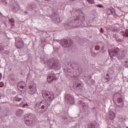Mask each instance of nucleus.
Returning <instances> with one entry per match:
<instances>
[{"mask_svg":"<svg viewBox=\"0 0 128 128\" xmlns=\"http://www.w3.org/2000/svg\"><path fill=\"white\" fill-rule=\"evenodd\" d=\"M108 16H110V14H112L114 16L116 14V12L114 11V9L112 8H108Z\"/></svg>","mask_w":128,"mask_h":128,"instance_id":"14","label":"nucleus"},{"mask_svg":"<svg viewBox=\"0 0 128 128\" xmlns=\"http://www.w3.org/2000/svg\"><path fill=\"white\" fill-rule=\"evenodd\" d=\"M46 0V2H50L52 0Z\"/></svg>","mask_w":128,"mask_h":128,"instance_id":"37","label":"nucleus"},{"mask_svg":"<svg viewBox=\"0 0 128 128\" xmlns=\"http://www.w3.org/2000/svg\"><path fill=\"white\" fill-rule=\"evenodd\" d=\"M72 72L70 69H68L67 70H65V76H72Z\"/></svg>","mask_w":128,"mask_h":128,"instance_id":"15","label":"nucleus"},{"mask_svg":"<svg viewBox=\"0 0 128 128\" xmlns=\"http://www.w3.org/2000/svg\"><path fill=\"white\" fill-rule=\"evenodd\" d=\"M2 74L0 73V80H2Z\"/></svg>","mask_w":128,"mask_h":128,"instance_id":"33","label":"nucleus"},{"mask_svg":"<svg viewBox=\"0 0 128 128\" xmlns=\"http://www.w3.org/2000/svg\"><path fill=\"white\" fill-rule=\"evenodd\" d=\"M24 110L18 109L16 112V116H22L24 114Z\"/></svg>","mask_w":128,"mask_h":128,"instance_id":"16","label":"nucleus"},{"mask_svg":"<svg viewBox=\"0 0 128 128\" xmlns=\"http://www.w3.org/2000/svg\"><path fill=\"white\" fill-rule=\"evenodd\" d=\"M89 4H94V0H86Z\"/></svg>","mask_w":128,"mask_h":128,"instance_id":"20","label":"nucleus"},{"mask_svg":"<svg viewBox=\"0 0 128 128\" xmlns=\"http://www.w3.org/2000/svg\"><path fill=\"white\" fill-rule=\"evenodd\" d=\"M106 76H107V78H106V80H107V82H110V76L108 74H106Z\"/></svg>","mask_w":128,"mask_h":128,"instance_id":"27","label":"nucleus"},{"mask_svg":"<svg viewBox=\"0 0 128 128\" xmlns=\"http://www.w3.org/2000/svg\"><path fill=\"white\" fill-rule=\"evenodd\" d=\"M120 48H118V47H116L113 50H109L108 52L110 58H114L116 56V58H118L119 60H122L123 58L126 56V52L124 50H122L121 52H120Z\"/></svg>","mask_w":128,"mask_h":128,"instance_id":"1","label":"nucleus"},{"mask_svg":"<svg viewBox=\"0 0 128 128\" xmlns=\"http://www.w3.org/2000/svg\"><path fill=\"white\" fill-rule=\"evenodd\" d=\"M100 46H96L94 48L95 50H100Z\"/></svg>","mask_w":128,"mask_h":128,"instance_id":"26","label":"nucleus"},{"mask_svg":"<svg viewBox=\"0 0 128 128\" xmlns=\"http://www.w3.org/2000/svg\"><path fill=\"white\" fill-rule=\"evenodd\" d=\"M100 32L102 34H104V28H101L100 30Z\"/></svg>","mask_w":128,"mask_h":128,"instance_id":"32","label":"nucleus"},{"mask_svg":"<svg viewBox=\"0 0 128 128\" xmlns=\"http://www.w3.org/2000/svg\"><path fill=\"white\" fill-rule=\"evenodd\" d=\"M47 64L52 66L56 70H60V66L58 63V60L54 58H51L47 61Z\"/></svg>","mask_w":128,"mask_h":128,"instance_id":"4","label":"nucleus"},{"mask_svg":"<svg viewBox=\"0 0 128 128\" xmlns=\"http://www.w3.org/2000/svg\"><path fill=\"white\" fill-rule=\"evenodd\" d=\"M120 34H122V36H126V31L124 30H122V32H120Z\"/></svg>","mask_w":128,"mask_h":128,"instance_id":"25","label":"nucleus"},{"mask_svg":"<svg viewBox=\"0 0 128 128\" xmlns=\"http://www.w3.org/2000/svg\"><path fill=\"white\" fill-rule=\"evenodd\" d=\"M96 8H104V6L102 5H100V4H97L96 6Z\"/></svg>","mask_w":128,"mask_h":128,"instance_id":"28","label":"nucleus"},{"mask_svg":"<svg viewBox=\"0 0 128 128\" xmlns=\"http://www.w3.org/2000/svg\"><path fill=\"white\" fill-rule=\"evenodd\" d=\"M81 106L83 108H84V110H86L88 108V105L85 103L81 104Z\"/></svg>","mask_w":128,"mask_h":128,"instance_id":"18","label":"nucleus"},{"mask_svg":"<svg viewBox=\"0 0 128 128\" xmlns=\"http://www.w3.org/2000/svg\"><path fill=\"white\" fill-rule=\"evenodd\" d=\"M118 106V108H120V106Z\"/></svg>","mask_w":128,"mask_h":128,"instance_id":"41","label":"nucleus"},{"mask_svg":"<svg viewBox=\"0 0 128 128\" xmlns=\"http://www.w3.org/2000/svg\"><path fill=\"white\" fill-rule=\"evenodd\" d=\"M36 120V115L32 114H26L24 117V120L26 126H32V122H34Z\"/></svg>","mask_w":128,"mask_h":128,"instance_id":"3","label":"nucleus"},{"mask_svg":"<svg viewBox=\"0 0 128 128\" xmlns=\"http://www.w3.org/2000/svg\"><path fill=\"white\" fill-rule=\"evenodd\" d=\"M102 46L100 47L101 48V50H104V43L102 42Z\"/></svg>","mask_w":128,"mask_h":128,"instance_id":"31","label":"nucleus"},{"mask_svg":"<svg viewBox=\"0 0 128 128\" xmlns=\"http://www.w3.org/2000/svg\"><path fill=\"white\" fill-rule=\"evenodd\" d=\"M0 50H2V46L1 44H0Z\"/></svg>","mask_w":128,"mask_h":128,"instance_id":"34","label":"nucleus"},{"mask_svg":"<svg viewBox=\"0 0 128 128\" xmlns=\"http://www.w3.org/2000/svg\"><path fill=\"white\" fill-rule=\"evenodd\" d=\"M41 108L42 110H44V108H48V105L43 104L41 106Z\"/></svg>","mask_w":128,"mask_h":128,"instance_id":"24","label":"nucleus"},{"mask_svg":"<svg viewBox=\"0 0 128 128\" xmlns=\"http://www.w3.org/2000/svg\"><path fill=\"white\" fill-rule=\"evenodd\" d=\"M63 118L64 120H67L68 118L64 116V117H63Z\"/></svg>","mask_w":128,"mask_h":128,"instance_id":"35","label":"nucleus"},{"mask_svg":"<svg viewBox=\"0 0 128 128\" xmlns=\"http://www.w3.org/2000/svg\"><path fill=\"white\" fill-rule=\"evenodd\" d=\"M57 42H60V44L63 48H70L72 45V40H68L67 39H64L62 40H56Z\"/></svg>","mask_w":128,"mask_h":128,"instance_id":"6","label":"nucleus"},{"mask_svg":"<svg viewBox=\"0 0 128 128\" xmlns=\"http://www.w3.org/2000/svg\"><path fill=\"white\" fill-rule=\"evenodd\" d=\"M48 102H46V100H42L40 104H35V110L38 114H42L44 112V111L40 108V106H42V104H44V106H48Z\"/></svg>","mask_w":128,"mask_h":128,"instance_id":"7","label":"nucleus"},{"mask_svg":"<svg viewBox=\"0 0 128 128\" xmlns=\"http://www.w3.org/2000/svg\"><path fill=\"white\" fill-rule=\"evenodd\" d=\"M72 0V2H73V0Z\"/></svg>","mask_w":128,"mask_h":128,"instance_id":"42","label":"nucleus"},{"mask_svg":"<svg viewBox=\"0 0 128 128\" xmlns=\"http://www.w3.org/2000/svg\"><path fill=\"white\" fill-rule=\"evenodd\" d=\"M28 92L30 94H36V85H30L29 86Z\"/></svg>","mask_w":128,"mask_h":128,"instance_id":"12","label":"nucleus"},{"mask_svg":"<svg viewBox=\"0 0 128 128\" xmlns=\"http://www.w3.org/2000/svg\"><path fill=\"white\" fill-rule=\"evenodd\" d=\"M26 86V83L24 82H20L18 84V88H24Z\"/></svg>","mask_w":128,"mask_h":128,"instance_id":"17","label":"nucleus"},{"mask_svg":"<svg viewBox=\"0 0 128 128\" xmlns=\"http://www.w3.org/2000/svg\"><path fill=\"white\" fill-rule=\"evenodd\" d=\"M22 100V98H20V95L16 96L14 98V104L16 106H22V108H25V106H28V104H22L24 102H20Z\"/></svg>","mask_w":128,"mask_h":128,"instance_id":"5","label":"nucleus"},{"mask_svg":"<svg viewBox=\"0 0 128 128\" xmlns=\"http://www.w3.org/2000/svg\"><path fill=\"white\" fill-rule=\"evenodd\" d=\"M48 82L50 84L51 82H56L57 80L56 76V74L54 73H51L50 74H49L47 78Z\"/></svg>","mask_w":128,"mask_h":128,"instance_id":"10","label":"nucleus"},{"mask_svg":"<svg viewBox=\"0 0 128 128\" xmlns=\"http://www.w3.org/2000/svg\"><path fill=\"white\" fill-rule=\"evenodd\" d=\"M65 98L70 102V104H74V96H72L70 94H67L65 96Z\"/></svg>","mask_w":128,"mask_h":128,"instance_id":"11","label":"nucleus"},{"mask_svg":"<svg viewBox=\"0 0 128 128\" xmlns=\"http://www.w3.org/2000/svg\"><path fill=\"white\" fill-rule=\"evenodd\" d=\"M42 96L44 100H46L48 102H51L52 100H54L56 98L54 92L44 90L42 91Z\"/></svg>","mask_w":128,"mask_h":128,"instance_id":"2","label":"nucleus"},{"mask_svg":"<svg viewBox=\"0 0 128 128\" xmlns=\"http://www.w3.org/2000/svg\"><path fill=\"white\" fill-rule=\"evenodd\" d=\"M115 117H116V114L112 112L110 114V118L111 120H114V118Z\"/></svg>","mask_w":128,"mask_h":128,"instance_id":"22","label":"nucleus"},{"mask_svg":"<svg viewBox=\"0 0 128 128\" xmlns=\"http://www.w3.org/2000/svg\"><path fill=\"white\" fill-rule=\"evenodd\" d=\"M24 14H28V12H25Z\"/></svg>","mask_w":128,"mask_h":128,"instance_id":"39","label":"nucleus"},{"mask_svg":"<svg viewBox=\"0 0 128 128\" xmlns=\"http://www.w3.org/2000/svg\"><path fill=\"white\" fill-rule=\"evenodd\" d=\"M20 10V6L18 4H16L15 5H14L13 8L12 9V11L13 12H15L16 14V12H18Z\"/></svg>","mask_w":128,"mask_h":128,"instance_id":"13","label":"nucleus"},{"mask_svg":"<svg viewBox=\"0 0 128 128\" xmlns=\"http://www.w3.org/2000/svg\"><path fill=\"white\" fill-rule=\"evenodd\" d=\"M125 36H128V29L125 30Z\"/></svg>","mask_w":128,"mask_h":128,"instance_id":"29","label":"nucleus"},{"mask_svg":"<svg viewBox=\"0 0 128 128\" xmlns=\"http://www.w3.org/2000/svg\"><path fill=\"white\" fill-rule=\"evenodd\" d=\"M84 90V84H82V82H78L76 84V90L78 94H82V90Z\"/></svg>","mask_w":128,"mask_h":128,"instance_id":"9","label":"nucleus"},{"mask_svg":"<svg viewBox=\"0 0 128 128\" xmlns=\"http://www.w3.org/2000/svg\"><path fill=\"white\" fill-rule=\"evenodd\" d=\"M4 82H0V88H4Z\"/></svg>","mask_w":128,"mask_h":128,"instance_id":"30","label":"nucleus"},{"mask_svg":"<svg viewBox=\"0 0 128 128\" xmlns=\"http://www.w3.org/2000/svg\"><path fill=\"white\" fill-rule=\"evenodd\" d=\"M52 16H54V18H58V17H56V16H54V14L52 15Z\"/></svg>","mask_w":128,"mask_h":128,"instance_id":"36","label":"nucleus"},{"mask_svg":"<svg viewBox=\"0 0 128 128\" xmlns=\"http://www.w3.org/2000/svg\"><path fill=\"white\" fill-rule=\"evenodd\" d=\"M3 2H6V0H1Z\"/></svg>","mask_w":128,"mask_h":128,"instance_id":"38","label":"nucleus"},{"mask_svg":"<svg viewBox=\"0 0 128 128\" xmlns=\"http://www.w3.org/2000/svg\"><path fill=\"white\" fill-rule=\"evenodd\" d=\"M82 21H80V20H76L74 22V24H73L72 25L70 26L72 23H69L66 25V26L68 28H78V26H82Z\"/></svg>","mask_w":128,"mask_h":128,"instance_id":"8","label":"nucleus"},{"mask_svg":"<svg viewBox=\"0 0 128 128\" xmlns=\"http://www.w3.org/2000/svg\"><path fill=\"white\" fill-rule=\"evenodd\" d=\"M75 64H76V62L73 61L70 64V67L72 68H74Z\"/></svg>","mask_w":128,"mask_h":128,"instance_id":"21","label":"nucleus"},{"mask_svg":"<svg viewBox=\"0 0 128 128\" xmlns=\"http://www.w3.org/2000/svg\"><path fill=\"white\" fill-rule=\"evenodd\" d=\"M1 98H2V94H0V100Z\"/></svg>","mask_w":128,"mask_h":128,"instance_id":"40","label":"nucleus"},{"mask_svg":"<svg viewBox=\"0 0 128 128\" xmlns=\"http://www.w3.org/2000/svg\"><path fill=\"white\" fill-rule=\"evenodd\" d=\"M9 22H11V24H12V26H14V19H10L9 20Z\"/></svg>","mask_w":128,"mask_h":128,"instance_id":"23","label":"nucleus"},{"mask_svg":"<svg viewBox=\"0 0 128 128\" xmlns=\"http://www.w3.org/2000/svg\"><path fill=\"white\" fill-rule=\"evenodd\" d=\"M88 128H96V126L94 124L92 123H89L88 124Z\"/></svg>","mask_w":128,"mask_h":128,"instance_id":"19","label":"nucleus"}]
</instances>
